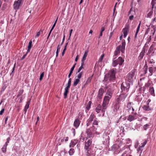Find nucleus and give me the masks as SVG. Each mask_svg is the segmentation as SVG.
I'll return each mask as SVG.
<instances>
[{"label": "nucleus", "mask_w": 156, "mask_h": 156, "mask_svg": "<svg viewBox=\"0 0 156 156\" xmlns=\"http://www.w3.org/2000/svg\"><path fill=\"white\" fill-rule=\"evenodd\" d=\"M112 94L113 92L112 89L111 88H108L107 89L102 104V111L104 112V113L107 108L110 100L111 98Z\"/></svg>", "instance_id": "nucleus-1"}, {"label": "nucleus", "mask_w": 156, "mask_h": 156, "mask_svg": "<svg viewBox=\"0 0 156 156\" xmlns=\"http://www.w3.org/2000/svg\"><path fill=\"white\" fill-rule=\"evenodd\" d=\"M116 69L113 68L111 69L109 73H107L104 77V80L107 82H113L115 79V74Z\"/></svg>", "instance_id": "nucleus-2"}, {"label": "nucleus", "mask_w": 156, "mask_h": 156, "mask_svg": "<svg viewBox=\"0 0 156 156\" xmlns=\"http://www.w3.org/2000/svg\"><path fill=\"white\" fill-rule=\"evenodd\" d=\"M92 143L91 139H86L85 142L84 149L87 151V156H95V154L94 151L90 149V146Z\"/></svg>", "instance_id": "nucleus-3"}, {"label": "nucleus", "mask_w": 156, "mask_h": 156, "mask_svg": "<svg viewBox=\"0 0 156 156\" xmlns=\"http://www.w3.org/2000/svg\"><path fill=\"white\" fill-rule=\"evenodd\" d=\"M126 42L125 40L122 41V46L119 45L117 46L114 51V56H116L120 53V51L122 53L125 52V50Z\"/></svg>", "instance_id": "nucleus-4"}, {"label": "nucleus", "mask_w": 156, "mask_h": 156, "mask_svg": "<svg viewBox=\"0 0 156 156\" xmlns=\"http://www.w3.org/2000/svg\"><path fill=\"white\" fill-rule=\"evenodd\" d=\"M130 86V84L129 83L126 82L122 83L121 85V88L122 92L123 94H124L128 91Z\"/></svg>", "instance_id": "nucleus-5"}, {"label": "nucleus", "mask_w": 156, "mask_h": 156, "mask_svg": "<svg viewBox=\"0 0 156 156\" xmlns=\"http://www.w3.org/2000/svg\"><path fill=\"white\" fill-rule=\"evenodd\" d=\"M115 58H114L115 59ZM124 60L122 59V58L119 57L117 59L114 60L112 61V65L113 66L115 67L117 65L119 64V65L121 66L122 65Z\"/></svg>", "instance_id": "nucleus-6"}, {"label": "nucleus", "mask_w": 156, "mask_h": 156, "mask_svg": "<svg viewBox=\"0 0 156 156\" xmlns=\"http://www.w3.org/2000/svg\"><path fill=\"white\" fill-rule=\"evenodd\" d=\"M23 0H18L15 1L13 5V7L14 9L16 12L17 10L19 9L22 5L23 2Z\"/></svg>", "instance_id": "nucleus-7"}, {"label": "nucleus", "mask_w": 156, "mask_h": 156, "mask_svg": "<svg viewBox=\"0 0 156 156\" xmlns=\"http://www.w3.org/2000/svg\"><path fill=\"white\" fill-rule=\"evenodd\" d=\"M94 130H95L92 129V127H90V128L87 129L86 133L87 134V136L86 138V140H88L89 138L93 137L94 136L92 132H93Z\"/></svg>", "instance_id": "nucleus-8"}, {"label": "nucleus", "mask_w": 156, "mask_h": 156, "mask_svg": "<svg viewBox=\"0 0 156 156\" xmlns=\"http://www.w3.org/2000/svg\"><path fill=\"white\" fill-rule=\"evenodd\" d=\"M119 98H118L117 99V101L113 104L112 108L114 112H117L118 109L119 108Z\"/></svg>", "instance_id": "nucleus-9"}, {"label": "nucleus", "mask_w": 156, "mask_h": 156, "mask_svg": "<svg viewBox=\"0 0 156 156\" xmlns=\"http://www.w3.org/2000/svg\"><path fill=\"white\" fill-rule=\"evenodd\" d=\"M104 93V89L101 88H100L98 91V94L97 96V98L98 99H101Z\"/></svg>", "instance_id": "nucleus-10"}, {"label": "nucleus", "mask_w": 156, "mask_h": 156, "mask_svg": "<svg viewBox=\"0 0 156 156\" xmlns=\"http://www.w3.org/2000/svg\"><path fill=\"white\" fill-rule=\"evenodd\" d=\"M96 117L95 115L94 114H91L90 116L89 119L87 120V126H90L92 121H93L94 119Z\"/></svg>", "instance_id": "nucleus-11"}, {"label": "nucleus", "mask_w": 156, "mask_h": 156, "mask_svg": "<svg viewBox=\"0 0 156 156\" xmlns=\"http://www.w3.org/2000/svg\"><path fill=\"white\" fill-rule=\"evenodd\" d=\"M134 75V73L133 72H130L127 74V78L128 79L129 82H131L132 81Z\"/></svg>", "instance_id": "nucleus-12"}, {"label": "nucleus", "mask_w": 156, "mask_h": 156, "mask_svg": "<svg viewBox=\"0 0 156 156\" xmlns=\"http://www.w3.org/2000/svg\"><path fill=\"white\" fill-rule=\"evenodd\" d=\"M129 31V26L128 25H127L126 26L125 28H123L122 30V32L124 34V37H126L128 33V32Z\"/></svg>", "instance_id": "nucleus-13"}, {"label": "nucleus", "mask_w": 156, "mask_h": 156, "mask_svg": "<svg viewBox=\"0 0 156 156\" xmlns=\"http://www.w3.org/2000/svg\"><path fill=\"white\" fill-rule=\"evenodd\" d=\"M102 106L100 104H99L98 105L97 107L95 108V111L97 113H98L100 111H101L102 113H103V115L104 114L105 112L102 111Z\"/></svg>", "instance_id": "nucleus-14"}, {"label": "nucleus", "mask_w": 156, "mask_h": 156, "mask_svg": "<svg viewBox=\"0 0 156 156\" xmlns=\"http://www.w3.org/2000/svg\"><path fill=\"white\" fill-rule=\"evenodd\" d=\"M145 48H143L142 51L141 52L140 54L139 55L138 57V58L139 60H140L143 58L145 54Z\"/></svg>", "instance_id": "nucleus-15"}, {"label": "nucleus", "mask_w": 156, "mask_h": 156, "mask_svg": "<svg viewBox=\"0 0 156 156\" xmlns=\"http://www.w3.org/2000/svg\"><path fill=\"white\" fill-rule=\"evenodd\" d=\"M80 122L79 119L78 118L75 119L73 125L76 128H77L79 127L80 124Z\"/></svg>", "instance_id": "nucleus-16"}, {"label": "nucleus", "mask_w": 156, "mask_h": 156, "mask_svg": "<svg viewBox=\"0 0 156 156\" xmlns=\"http://www.w3.org/2000/svg\"><path fill=\"white\" fill-rule=\"evenodd\" d=\"M98 125V122L97 120L96 119H94V121L93 122V123L92 124V129H94L96 130L97 129V128H96L95 126H97V127Z\"/></svg>", "instance_id": "nucleus-17"}, {"label": "nucleus", "mask_w": 156, "mask_h": 156, "mask_svg": "<svg viewBox=\"0 0 156 156\" xmlns=\"http://www.w3.org/2000/svg\"><path fill=\"white\" fill-rule=\"evenodd\" d=\"M77 143V141L76 140H74L71 141L70 143L69 147H73Z\"/></svg>", "instance_id": "nucleus-18"}, {"label": "nucleus", "mask_w": 156, "mask_h": 156, "mask_svg": "<svg viewBox=\"0 0 156 156\" xmlns=\"http://www.w3.org/2000/svg\"><path fill=\"white\" fill-rule=\"evenodd\" d=\"M136 119V118H135V116L131 115H129L127 118L129 122H131Z\"/></svg>", "instance_id": "nucleus-19"}, {"label": "nucleus", "mask_w": 156, "mask_h": 156, "mask_svg": "<svg viewBox=\"0 0 156 156\" xmlns=\"http://www.w3.org/2000/svg\"><path fill=\"white\" fill-rule=\"evenodd\" d=\"M69 88L66 87L65 89V92L64 93V96L65 98H66L67 97V94L69 93Z\"/></svg>", "instance_id": "nucleus-20"}, {"label": "nucleus", "mask_w": 156, "mask_h": 156, "mask_svg": "<svg viewBox=\"0 0 156 156\" xmlns=\"http://www.w3.org/2000/svg\"><path fill=\"white\" fill-rule=\"evenodd\" d=\"M88 51L87 50H86L85 51L84 54L82 57V60L83 61H85L86 60V58L87 56L88 53Z\"/></svg>", "instance_id": "nucleus-21"}, {"label": "nucleus", "mask_w": 156, "mask_h": 156, "mask_svg": "<svg viewBox=\"0 0 156 156\" xmlns=\"http://www.w3.org/2000/svg\"><path fill=\"white\" fill-rule=\"evenodd\" d=\"M134 104L133 102H129L127 105V107L128 108L129 110H130L132 108V107H133V106Z\"/></svg>", "instance_id": "nucleus-22"}, {"label": "nucleus", "mask_w": 156, "mask_h": 156, "mask_svg": "<svg viewBox=\"0 0 156 156\" xmlns=\"http://www.w3.org/2000/svg\"><path fill=\"white\" fill-rule=\"evenodd\" d=\"M140 24H141V22H140V23H139V24L138 25V27H137L136 33H135V36H134L135 39H136L137 37V34L139 31V30H140Z\"/></svg>", "instance_id": "nucleus-23"}, {"label": "nucleus", "mask_w": 156, "mask_h": 156, "mask_svg": "<svg viewBox=\"0 0 156 156\" xmlns=\"http://www.w3.org/2000/svg\"><path fill=\"white\" fill-rule=\"evenodd\" d=\"M32 46V41L31 40H30L29 43V44L28 46V49L27 50V52H29L30 51V50L31 49V47Z\"/></svg>", "instance_id": "nucleus-24"}, {"label": "nucleus", "mask_w": 156, "mask_h": 156, "mask_svg": "<svg viewBox=\"0 0 156 156\" xmlns=\"http://www.w3.org/2000/svg\"><path fill=\"white\" fill-rule=\"evenodd\" d=\"M149 71L150 72L149 76H151L153 73V68L152 67H149L148 68Z\"/></svg>", "instance_id": "nucleus-25"}, {"label": "nucleus", "mask_w": 156, "mask_h": 156, "mask_svg": "<svg viewBox=\"0 0 156 156\" xmlns=\"http://www.w3.org/2000/svg\"><path fill=\"white\" fill-rule=\"evenodd\" d=\"M7 146V144L6 143H5V144L3 146V147L2 148V150L3 152L5 153L6 152V147Z\"/></svg>", "instance_id": "nucleus-26"}, {"label": "nucleus", "mask_w": 156, "mask_h": 156, "mask_svg": "<svg viewBox=\"0 0 156 156\" xmlns=\"http://www.w3.org/2000/svg\"><path fill=\"white\" fill-rule=\"evenodd\" d=\"M149 92L151 94L153 95L154 94V89L153 87H150L149 88Z\"/></svg>", "instance_id": "nucleus-27"}, {"label": "nucleus", "mask_w": 156, "mask_h": 156, "mask_svg": "<svg viewBox=\"0 0 156 156\" xmlns=\"http://www.w3.org/2000/svg\"><path fill=\"white\" fill-rule=\"evenodd\" d=\"M75 152V150L73 148L70 149L69 151V153L70 155H73Z\"/></svg>", "instance_id": "nucleus-28"}, {"label": "nucleus", "mask_w": 156, "mask_h": 156, "mask_svg": "<svg viewBox=\"0 0 156 156\" xmlns=\"http://www.w3.org/2000/svg\"><path fill=\"white\" fill-rule=\"evenodd\" d=\"M80 82V80L78 79H76L74 80L73 85L74 86H76Z\"/></svg>", "instance_id": "nucleus-29"}, {"label": "nucleus", "mask_w": 156, "mask_h": 156, "mask_svg": "<svg viewBox=\"0 0 156 156\" xmlns=\"http://www.w3.org/2000/svg\"><path fill=\"white\" fill-rule=\"evenodd\" d=\"M92 76H91L90 77L88 78V79L85 84V85L87 84H88L89 83H90L91 82V80L92 79Z\"/></svg>", "instance_id": "nucleus-30"}, {"label": "nucleus", "mask_w": 156, "mask_h": 156, "mask_svg": "<svg viewBox=\"0 0 156 156\" xmlns=\"http://www.w3.org/2000/svg\"><path fill=\"white\" fill-rule=\"evenodd\" d=\"M71 78H70L69 79L68 82L67 83V85L66 87L70 88V86H71Z\"/></svg>", "instance_id": "nucleus-31"}, {"label": "nucleus", "mask_w": 156, "mask_h": 156, "mask_svg": "<svg viewBox=\"0 0 156 156\" xmlns=\"http://www.w3.org/2000/svg\"><path fill=\"white\" fill-rule=\"evenodd\" d=\"M43 30L41 29L37 33L36 35V37H38L40 35L41 33H43Z\"/></svg>", "instance_id": "nucleus-32"}, {"label": "nucleus", "mask_w": 156, "mask_h": 156, "mask_svg": "<svg viewBox=\"0 0 156 156\" xmlns=\"http://www.w3.org/2000/svg\"><path fill=\"white\" fill-rule=\"evenodd\" d=\"M30 101H27V102L26 104L24 107V108L28 109L29 107V105H30Z\"/></svg>", "instance_id": "nucleus-33"}, {"label": "nucleus", "mask_w": 156, "mask_h": 156, "mask_svg": "<svg viewBox=\"0 0 156 156\" xmlns=\"http://www.w3.org/2000/svg\"><path fill=\"white\" fill-rule=\"evenodd\" d=\"M156 0H152L151 2V5H152V8L153 9L154 7L155 4L156 3Z\"/></svg>", "instance_id": "nucleus-34"}, {"label": "nucleus", "mask_w": 156, "mask_h": 156, "mask_svg": "<svg viewBox=\"0 0 156 156\" xmlns=\"http://www.w3.org/2000/svg\"><path fill=\"white\" fill-rule=\"evenodd\" d=\"M153 48H152V46H151L150 47L149 49L148 52L147 53V55L149 54L151 51H153Z\"/></svg>", "instance_id": "nucleus-35"}, {"label": "nucleus", "mask_w": 156, "mask_h": 156, "mask_svg": "<svg viewBox=\"0 0 156 156\" xmlns=\"http://www.w3.org/2000/svg\"><path fill=\"white\" fill-rule=\"evenodd\" d=\"M105 56V54H102L100 58H99V61H98V62H101L102 61V60L103 59V58H104V57Z\"/></svg>", "instance_id": "nucleus-36"}, {"label": "nucleus", "mask_w": 156, "mask_h": 156, "mask_svg": "<svg viewBox=\"0 0 156 156\" xmlns=\"http://www.w3.org/2000/svg\"><path fill=\"white\" fill-rule=\"evenodd\" d=\"M7 87V86L6 85H3L1 90V92H2V91H3L6 89V87Z\"/></svg>", "instance_id": "nucleus-37"}, {"label": "nucleus", "mask_w": 156, "mask_h": 156, "mask_svg": "<svg viewBox=\"0 0 156 156\" xmlns=\"http://www.w3.org/2000/svg\"><path fill=\"white\" fill-rule=\"evenodd\" d=\"M23 90H20L19 91V93L18 95L17 96V97H19L23 93Z\"/></svg>", "instance_id": "nucleus-38"}, {"label": "nucleus", "mask_w": 156, "mask_h": 156, "mask_svg": "<svg viewBox=\"0 0 156 156\" xmlns=\"http://www.w3.org/2000/svg\"><path fill=\"white\" fill-rule=\"evenodd\" d=\"M142 147H141V146H140L139 148L137 150L138 152H139L140 153H141L143 149H142Z\"/></svg>", "instance_id": "nucleus-39"}, {"label": "nucleus", "mask_w": 156, "mask_h": 156, "mask_svg": "<svg viewBox=\"0 0 156 156\" xmlns=\"http://www.w3.org/2000/svg\"><path fill=\"white\" fill-rule=\"evenodd\" d=\"M149 108V106L148 105H144L143 107V109L145 110H147Z\"/></svg>", "instance_id": "nucleus-40"}, {"label": "nucleus", "mask_w": 156, "mask_h": 156, "mask_svg": "<svg viewBox=\"0 0 156 156\" xmlns=\"http://www.w3.org/2000/svg\"><path fill=\"white\" fill-rule=\"evenodd\" d=\"M44 72L42 73L41 74L40 76V81H41L42 80L43 78L44 77Z\"/></svg>", "instance_id": "nucleus-41"}, {"label": "nucleus", "mask_w": 156, "mask_h": 156, "mask_svg": "<svg viewBox=\"0 0 156 156\" xmlns=\"http://www.w3.org/2000/svg\"><path fill=\"white\" fill-rule=\"evenodd\" d=\"M82 72H80L77 75V77L78 79L80 78L81 77L82 75Z\"/></svg>", "instance_id": "nucleus-42"}, {"label": "nucleus", "mask_w": 156, "mask_h": 156, "mask_svg": "<svg viewBox=\"0 0 156 156\" xmlns=\"http://www.w3.org/2000/svg\"><path fill=\"white\" fill-rule=\"evenodd\" d=\"M60 49V47H59V45H58L57 47V50L56 52V56L57 57L58 56V53L59 51V50Z\"/></svg>", "instance_id": "nucleus-43"}, {"label": "nucleus", "mask_w": 156, "mask_h": 156, "mask_svg": "<svg viewBox=\"0 0 156 156\" xmlns=\"http://www.w3.org/2000/svg\"><path fill=\"white\" fill-rule=\"evenodd\" d=\"M147 140H145L143 143H142L141 144V147H144L145 145L146 144H147Z\"/></svg>", "instance_id": "nucleus-44"}, {"label": "nucleus", "mask_w": 156, "mask_h": 156, "mask_svg": "<svg viewBox=\"0 0 156 156\" xmlns=\"http://www.w3.org/2000/svg\"><path fill=\"white\" fill-rule=\"evenodd\" d=\"M151 36H150L149 37H148V38H147V42H148V43H149L151 41Z\"/></svg>", "instance_id": "nucleus-45"}, {"label": "nucleus", "mask_w": 156, "mask_h": 156, "mask_svg": "<svg viewBox=\"0 0 156 156\" xmlns=\"http://www.w3.org/2000/svg\"><path fill=\"white\" fill-rule=\"evenodd\" d=\"M29 52H27V51L26 53L21 58V60H23L25 58L26 56H27V55Z\"/></svg>", "instance_id": "nucleus-46"}, {"label": "nucleus", "mask_w": 156, "mask_h": 156, "mask_svg": "<svg viewBox=\"0 0 156 156\" xmlns=\"http://www.w3.org/2000/svg\"><path fill=\"white\" fill-rule=\"evenodd\" d=\"M150 85L151 83H149L148 81V83L145 84L144 87H149L150 86Z\"/></svg>", "instance_id": "nucleus-47"}, {"label": "nucleus", "mask_w": 156, "mask_h": 156, "mask_svg": "<svg viewBox=\"0 0 156 156\" xmlns=\"http://www.w3.org/2000/svg\"><path fill=\"white\" fill-rule=\"evenodd\" d=\"M143 69H144V70H143V71H144V74H146V73H147V68H143Z\"/></svg>", "instance_id": "nucleus-48"}, {"label": "nucleus", "mask_w": 156, "mask_h": 156, "mask_svg": "<svg viewBox=\"0 0 156 156\" xmlns=\"http://www.w3.org/2000/svg\"><path fill=\"white\" fill-rule=\"evenodd\" d=\"M148 126L149 125L148 124H146V125H144V129L145 130H146Z\"/></svg>", "instance_id": "nucleus-49"}, {"label": "nucleus", "mask_w": 156, "mask_h": 156, "mask_svg": "<svg viewBox=\"0 0 156 156\" xmlns=\"http://www.w3.org/2000/svg\"><path fill=\"white\" fill-rule=\"evenodd\" d=\"M4 111L5 109L4 108L2 109L1 110L0 112V115H2L3 113L4 112Z\"/></svg>", "instance_id": "nucleus-50"}, {"label": "nucleus", "mask_w": 156, "mask_h": 156, "mask_svg": "<svg viewBox=\"0 0 156 156\" xmlns=\"http://www.w3.org/2000/svg\"><path fill=\"white\" fill-rule=\"evenodd\" d=\"M57 20H58V18L55 21V22L53 24V25L51 28H52L53 29L54 28V27H55V26L56 22H57Z\"/></svg>", "instance_id": "nucleus-51"}, {"label": "nucleus", "mask_w": 156, "mask_h": 156, "mask_svg": "<svg viewBox=\"0 0 156 156\" xmlns=\"http://www.w3.org/2000/svg\"><path fill=\"white\" fill-rule=\"evenodd\" d=\"M86 108L88 110H89L90 108V105H87Z\"/></svg>", "instance_id": "nucleus-52"}, {"label": "nucleus", "mask_w": 156, "mask_h": 156, "mask_svg": "<svg viewBox=\"0 0 156 156\" xmlns=\"http://www.w3.org/2000/svg\"><path fill=\"white\" fill-rule=\"evenodd\" d=\"M113 32H111L110 33L109 37V40L111 38L112 36V35H113Z\"/></svg>", "instance_id": "nucleus-53"}, {"label": "nucleus", "mask_w": 156, "mask_h": 156, "mask_svg": "<svg viewBox=\"0 0 156 156\" xmlns=\"http://www.w3.org/2000/svg\"><path fill=\"white\" fill-rule=\"evenodd\" d=\"M83 67H82V66H80V67L79 68V69L78 71H77V72L78 73H79L80 72V71L81 70L83 69Z\"/></svg>", "instance_id": "nucleus-54"}, {"label": "nucleus", "mask_w": 156, "mask_h": 156, "mask_svg": "<svg viewBox=\"0 0 156 156\" xmlns=\"http://www.w3.org/2000/svg\"><path fill=\"white\" fill-rule=\"evenodd\" d=\"M73 31V29H71L70 31L69 34V39L70 37H71V34H72Z\"/></svg>", "instance_id": "nucleus-55"}, {"label": "nucleus", "mask_w": 156, "mask_h": 156, "mask_svg": "<svg viewBox=\"0 0 156 156\" xmlns=\"http://www.w3.org/2000/svg\"><path fill=\"white\" fill-rule=\"evenodd\" d=\"M133 17L134 16L133 15H131L129 17V19L130 20H133Z\"/></svg>", "instance_id": "nucleus-56"}, {"label": "nucleus", "mask_w": 156, "mask_h": 156, "mask_svg": "<svg viewBox=\"0 0 156 156\" xmlns=\"http://www.w3.org/2000/svg\"><path fill=\"white\" fill-rule=\"evenodd\" d=\"M64 138H63L62 139H61V140L60 142H59V145H61V143H62V142H63L64 141Z\"/></svg>", "instance_id": "nucleus-57"}, {"label": "nucleus", "mask_w": 156, "mask_h": 156, "mask_svg": "<svg viewBox=\"0 0 156 156\" xmlns=\"http://www.w3.org/2000/svg\"><path fill=\"white\" fill-rule=\"evenodd\" d=\"M64 139H65V142H66L67 141H68V139H69V137H64Z\"/></svg>", "instance_id": "nucleus-58"}, {"label": "nucleus", "mask_w": 156, "mask_h": 156, "mask_svg": "<svg viewBox=\"0 0 156 156\" xmlns=\"http://www.w3.org/2000/svg\"><path fill=\"white\" fill-rule=\"evenodd\" d=\"M105 30V28H104V27H102L101 28V32H103Z\"/></svg>", "instance_id": "nucleus-59"}, {"label": "nucleus", "mask_w": 156, "mask_h": 156, "mask_svg": "<svg viewBox=\"0 0 156 156\" xmlns=\"http://www.w3.org/2000/svg\"><path fill=\"white\" fill-rule=\"evenodd\" d=\"M153 13V11H151L149 12L148 14V16H150Z\"/></svg>", "instance_id": "nucleus-60"}, {"label": "nucleus", "mask_w": 156, "mask_h": 156, "mask_svg": "<svg viewBox=\"0 0 156 156\" xmlns=\"http://www.w3.org/2000/svg\"><path fill=\"white\" fill-rule=\"evenodd\" d=\"M10 140V138L9 137L8 138H7V141L5 143H6L7 144L8 143H9Z\"/></svg>", "instance_id": "nucleus-61"}, {"label": "nucleus", "mask_w": 156, "mask_h": 156, "mask_svg": "<svg viewBox=\"0 0 156 156\" xmlns=\"http://www.w3.org/2000/svg\"><path fill=\"white\" fill-rule=\"evenodd\" d=\"M65 39V36L64 35L63 37V40H62V42L61 44V45L62 44L63 42H64V41Z\"/></svg>", "instance_id": "nucleus-62"}, {"label": "nucleus", "mask_w": 156, "mask_h": 156, "mask_svg": "<svg viewBox=\"0 0 156 156\" xmlns=\"http://www.w3.org/2000/svg\"><path fill=\"white\" fill-rule=\"evenodd\" d=\"M81 62H82L81 63V66H82V67H83V66L84 65V61H83L82 60H81Z\"/></svg>", "instance_id": "nucleus-63"}, {"label": "nucleus", "mask_w": 156, "mask_h": 156, "mask_svg": "<svg viewBox=\"0 0 156 156\" xmlns=\"http://www.w3.org/2000/svg\"><path fill=\"white\" fill-rule=\"evenodd\" d=\"M66 50H65L64 49H63V51H62V56L64 55V53L65 52Z\"/></svg>", "instance_id": "nucleus-64"}]
</instances>
